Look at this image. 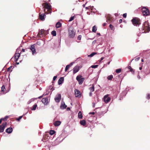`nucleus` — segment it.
<instances>
[{
	"mask_svg": "<svg viewBox=\"0 0 150 150\" xmlns=\"http://www.w3.org/2000/svg\"><path fill=\"white\" fill-rule=\"evenodd\" d=\"M142 33H146L149 32L150 31V28L149 27V25L148 22H145L142 26Z\"/></svg>",
	"mask_w": 150,
	"mask_h": 150,
	"instance_id": "nucleus-1",
	"label": "nucleus"
},
{
	"mask_svg": "<svg viewBox=\"0 0 150 150\" xmlns=\"http://www.w3.org/2000/svg\"><path fill=\"white\" fill-rule=\"evenodd\" d=\"M75 31L72 27H70L68 29V35L69 37L71 38H73L75 36Z\"/></svg>",
	"mask_w": 150,
	"mask_h": 150,
	"instance_id": "nucleus-2",
	"label": "nucleus"
},
{
	"mask_svg": "<svg viewBox=\"0 0 150 150\" xmlns=\"http://www.w3.org/2000/svg\"><path fill=\"white\" fill-rule=\"evenodd\" d=\"M133 24L135 26H137L140 24L139 19L137 18H134L132 20Z\"/></svg>",
	"mask_w": 150,
	"mask_h": 150,
	"instance_id": "nucleus-3",
	"label": "nucleus"
},
{
	"mask_svg": "<svg viewBox=\"0 0 150 150\" xmlns=\"http://www.w3.org/2000/svg\"><path fill=\"white\" fill-rule=\"evenodd\" d=\"M142 11L144 16H147L149 15V12L148 9L145 7H142Z\"/></svg>",
	"mask_w": 150,
	"mask_h": 150,
	"instance_id": "nucleus-4",
	"label": "nucleus"
},
{
	"mask_svg": "<svg viewBox=\"0 0 150 150\" xmlns=\"http://www.w3.org/2000/svg\"><path fill=\"white\" fill-rule=\"evenodd\" d=\"M20 50V49L19 48H18L16 50V52H18L17 53H16L15 54L14 57H15V61H17L18 58L20 56V54L21 53V52H20V53H19V50Z\"/></svg>",
	"mask_w": 150,
	"mask_h": 150,
	"instance_id": "nucleus-5",
	"label": "nucleus"
},
{
	"mask_svg": "<svg viewBox=\"0 0 150 150\" xmlns=\"http://www.w3.org/2000/svg\"><path fill=\"white\" fill-rule=\"evenodd\" d=\"M76 80L78 81L79 84H81L84 81V79L82 78V76H78L76 77Z\"/></svg>",
	"mask_w": 150,
	"mask_h": 150,
	"instance_id": "nucleus-6",
	"label": "nucleus"
},
{
	"mask_svg": "<svg viewBox=\"0 0 150 150\" xmlns=\"http://www.w3.org/2000/svg\"><path fill=\"white\" fill-rule=\"evenodd\" d=\"M44 7L47 9V11H49L48 13H47L46 14H48L49 13H51L52 12L51 10V8L50 6L47 3H45V5L43 6Z\"/></svg>",
	"mask_w": 150,
	"mask_h": 150,
	"instance_id": "nucleus-7",
	"label": "nucleus"
},
{
	"mask_svg": "<svg viewBox=\"0 0 150 150\" xmlns=\"http://www.w3.org/2000/svg\"><path fill=\"white\" fill-rule=\"evenodd\" d=\"M6 124V122H5L3 123L2 125L0 126V132H2L4 131Z\"/></svg>",
	"mask_w": 150,
	"mask_h": 150,
	"instance_id": "nucleus-8",
	"label": "nucleus"
},
{
	"mask_svg": "<svg viewBox=\"0 0 150 150\" xmlns=\"http://www.w3.org/2000/svg\"><path fill=\"white\" fill-rule=\"evenodd\" d=\"M110 98L108 96V95L105 96L103 98V100L105 103H108L110 100Z\"/></svg>",
	"mask_w": 150,
	"mask_h": 150,
	"instance_id": "nucleus-9",
	"label": "nucleus"
},
{
	"mask_svg": "<svg viewBox=\"0 0 150 150\" xmlns=\"http://www.w3.org/2000/svg\"><path fill=\"white\" fill-rule=\"evenodd\" d=\"M75 95L76 97L80 98L81 96L80 91L77 89H75L74 91Z\"/></svg>",
	"mask_w": 150,
	"mask_h": 150,
	"instance_id": "nucleus-10",
	"label": "nucleus"
},
{
	"mask_svg": "<svg viewBox=\"0 0 150 150\" xmlns=\"http://www.w3.org/2000/svg\"><path fill=\"white\" fill-rule=\"evenodd\" d=\"M30 49L32 52V54L34 55L36 53V50L35 46L34 45H31Z\"/></svg>",
	"mask_w": 150,
	"mask_h": 150,
	"instance_id": "nucleus-11",
	"label": "nucleus"
},
{
	"mask_svg": "<svg viewBox=\"0 0 150 150\" xmlns=\"http://www.w3.org/2000/svg\"><path fill=\"white\" fill-rule=\"evenodd\" d=\"M61 99V95L59 94L57 95L55 98V101L56 102H59L60 100Z\"/></svg>",
	"mask_w": 150,
	"mask_h": 150,
	"instance_id": "nucleus-12",
	"label": "nucleus"
},
{
	"mask_svg": "<svg viewBox=\"0 0 150 150\" xmlns=\"http://www.w3.org/2000/svg\"><path fill=\"white\" fill-rule=\"evenodd\" d=\"M47 31L44 30L43 29H41L39 32V34H41L42 35H45L47 34Z\"/></svg>",
	"mask_w": 150,
	"mask_h": 150,
	"instance_id": "nucleus-13",
	"label": "nucleus"
},
{
	"mask_svg": "<svg viewBox=\"0 0 150 150\" xmlns=\"http://www.w3.org/2000/svg\"><path fill=\"white\" fill-rule=\"evenodd\" d=\"M47 13L45 12V13H43L42 14H41L40 15H39V17L40 19L44 21V20L45 18L46 15L45 14H46V13Z\"/></svg>",
	"mask_w": 150,
	"mask_h": 150,
	"instance_id": "nucleus-14",
	"label": "nucleus"
},
{
	"mask_svg": "<svg viewBox=\"0 0 150 150\" xmlns=\"http://www.w3.org/2000/svg\"><path fill=\"white\" fill-rule=\"evenodd\" d=\"M42 102L45 105H46L48 102V99L46 98H43L42 100Z\"/></svg>",
	"mask_w": 150,
	"mask_h": 150,
	"instance_id": "nucleus-15",
	"label": "nucleus"
},
{
	"mask_svg": "<svg viewBox=\"0 0 150 150\" xmlns=\"http://www.w3.org/2000/svg\"><path fill=\"white\" fill-rule=\"evenodd\" d=\"M13 131V129L11 127L7 128L6 130V132L8 133H11Z\"/></svg>",
	"mask_w": 150,
	"mask_h": 150,
	"instance_id": "nucleus-16",
	"label": "nucleus"
},
{
	"mask_svg": "<svg viewBox=\"0 0 150 150\" xmlns=\"http://www.w3.org/2000/svg\"><path fill=\"white\" fill-rule=\"evenodd\" d=\"M79 67L78 66H75L73 69V73L75 74L79 70Z\"/></svg>",
	"mask_w": 150,
	"mask_h": 150,
	"instance_id": "nucleus-17",
	"label": "nucleus"
},
{
	"mask_svg": "<svg viewBox=\"0 0 150 150\" xmlns=\"http://www.w3.org/2000/svg\"><path fill=\"white\" fill-rule=\"evenodd\" d=\"M67 107V106L65 104L64 102H62L60 106V108L62 109H64Z\"/></svg>",
	"mask_w": 150,
	"mask_h": 150,
	"instance_id": "nucleus-18",
	"label": "nucleus"
},
{
	"mask_svg": "<svg viewBox=\"0 0 150 150\" xmlns=\"http://www.w3.org/2000/svg\"><path fill=\"white\" fill-rule=\"evenodd\" d=\"M61 124V122L60 121H56L54 123V125L55 126H59Z\"/></svg>",
	"mask_w": 150,
	"mask_h": 150,
	"instance_id": "nucleus-19",
	"label": "nucleus"
},
{
	"mask_svg": "<svg viewBox=\"0 0 150 150\" xmlns=\"http://www.w3.org/2000/svg\"><path fill=\"white\" fill-rule=\"evenodd\" d=\"M64 79L63 77H61L60 78V79H59V80L58 81V84L59 85H60L62 84L63 81H64Z\"/></svg>",
	"mask_w": 150,
	"mask_h": 150,
	"instance_id": "nucleus-20",
	"label": "nucleus"
},
{
	"mask_svg": "<svg viewBox=\"0 0 150 150\" xmlns=\"http://www.w3.org/2000/svg\"><path fill=\"white\" fill-rule=\"evenodd\" d=\"M62 25V24L59 22H58L56 24V26L57 28H60Z\"/></svg>",
	"mask_w": 150,
	"mask_h": 150,
	"instance_id": "nucleus-21",
	"label": "nucleus"
},
{
	"mask_svg": "<svg viewBox=\"0 0 150 150\" xmlns=\"http://www.w3.org/2000/svg\"><path fill=\"white\" fill-rule=\"evenodd\" d=\"M78 117L80 119H81L82 117V113L80 111H79V112L78 114Z\"/></svg>",
	"mask_w": 150,
	"mask_h": 150,
	"instance_id": "nucleus-22",
	"label": "nucleus"
},
{
	"mask_svg": "<svg viewBox=\"0 0 150 150\" xmlns=\"http://www.w3.org/2000/svg\"><path fill=\"white\" fill-rule=\"evenodd\" d=\"M80 123L81 125L84 126L86 124V122L84 120H82L80 121Z\"/></svg>",
	"mask_w": 150,
	"mask_h": 150,
	"instance_id": "nucleus-23",
	"label": "nucleus"
},
{
	"mask_svg": "<svg viewBox=\"0 0 150 150\" xmlns=\"http://www.w3.org/2000/svg\"><path fill=\"white\" fill-rule=\"evenodd\" d=\"M89 90L91 92H93L94 91V86L93 84L92 85V87L89 88Z\"/></svg>",
	"mask_w": 150,
	"mask_h": 150,
	"instance_id": "nucleus-24",
	"label": "nucleus"
},
{
	"mask_svg": "<svg viewBox=\"0 0 150 150\" xmlns=\"http://www.w3.org/2000/svg\"><path fill=\"white\" fill-rule=\"evenodd\" d=\"M97 30V28L95 25L92 28V32L95 33Z\"/></svg>",
	"mask_w": 150,
	"mask_h": 150,
	"instance_id": "nucleus-25",
	"label": "nucleus"
},
{
	"mask_svg": "<svg viewBox=\"0 0 150 150\" xmlns=\"http://www.w3.org/2000/svg\"><path fill=\"white\" fill-rule=\"evenodd\" d=\"M113 76L112 75H111L108 76L107 77V79L108 80H112V79L113 78Z\"/></svg>",
	"mask_w": 150,
	"mask_h": 150,
	"instance_id": "nucleus-26",
	"label": "nucleus"
},
{
	"mask_svg": "<svg viewBox=\"0 0 150 150\" xmlns=\"http://www.w3.org/2000/svg\"><path fill=\"white\" fill-rule=\"evenodd\" d=\"M37 99V98H34L31 99L30 100H29L28 102V103L30 104L33 101L35 100L36 99Z\"/></svg>",
	"mask_w": 150,
	"mask_h": 150,
	"instance_id": "nucleus-27",
	"label": "nucleus"
},
{
	"mask_svg": "<svg viewBox=\"0 0 150 150\" xmlns=\"http://www.w3.org/2000/svg\"><path fill=\"white\" fill-rule=\"evenodd\" d=\"M96 54H97L96 52H93L90 55H88V57H92Z\"/></svg>",
	"mask_w": 150,
	"mask_h": 150,
	"instance_id": "nucleus-28",
	"label": "nucleus"
},
{
	"mask_svg": "<svg viewBox=\"0 0 150 150\" xmlns=\"http://www.w3.org/2000/svg\"><path fill=\"white\" fill-rule=\"evenodd\" d=\"M37 105L36 104H35L33 106V108H32V110H35L36 109V108L37 107Z\"/></svg>",
	"mask_w": 150,
	"mask_h": 150,
	"instance_id": "nucleus-29",
	"label": "nucleus"
},
{
	"mask_svg": "<svg viewBox=\"0 0 150 150\" xmlns=\"http://www.w3.org/2000/svg\"><path fill=\"white\" fill-rule=\"evenodd\" d=\"M52 34L53 36H55L56 35V32L55 31L53 30L52 32Z\"/></svg>",
	"mask_w": 150,
	"mask_h": 150,
	"instance_id": "nucleus-30",
	"label": "nucleus"
},
{
	"mask_svg": "<svg viewBox=\"0 0 150 150\" xmlns=\"http://www.w3.org/2000/svg\"><path fill=\"white\" fill-rule=\"evenodd\" d=\"M55 132L54 130H51L50 131V134L51 135H52L54 134Z\"/></svg>",
	"mask_w": 150,
	"mask_h": 150,
	"instance_id": "nucleus-31",
	"label": "nucleus"
},
{
	"mask_svg": "<svg viewBox=\"0 0 150 150\" xmlns=\"http://www.w3.org/2000/svg\"><path fill=\"white\" fill-rule=\"evenodd\" d=\"M70 67V65H68L66 66L65 69V71H67V70Z\"/></svg>",
	"mask_w": 150,
	"mask_h": 150,
	"instance_id": "nucleus-32",
	"label": "nucleus"
},
{
	"mask_svg": "<svg viewBox=\"0 0 150 150\" xmlns=\"http://www.w3.org/2000/svg\"><path fill=\"white\" fill-rule=\"evenodd\" d=\"M93 8V6H91V9L92 11H93L94 12H95L96 11V9L95 8Z\"/></svg>",
	"mask_w": 150,
	"mask_h": 150,
	"instance_id": "nucleus-33",
	"label": "nucleus"
},
{
	"mask_svg": "<svg viewBox=\"0 0 150 150\" xmlns=\"http://www.w3.org/2000/svg\"><path fill=\"white\" fill-rule=\"evenodd\" d=\"M121 69H117L116 70V72L117 73H120L121 71Z\"/></svg>",
	"mask_w": 150,
	"mask_h": 150,
	"instance_id": "nucleus-34",
	"label": "nucleus"
},
{
	"mask_svg": "<svg viewBox=\"0 0 150 150\" xmlns=\"http://www.w3.org/2000/svg\"><path fill=\"white\" fill-rule=\"evenodd\" d=\"M5 89V87L4 85H3L1 88V91H4Z\"/></svg>",
	"mask_w": 150,
	"mask_h": 150,
	"instance_id": "nucleus-35",
	"label": "nucleus"
},
{
	"mask_svg": "<svg viewBox=\"0 0 150 150\" xmlns=\"http://www.w3.org/2000/svg\"><path fill=\"white\" fill-rule=\"evenodd\" d=\"M98 66V65H92L91 66V67L93 68H97Z\"/></svg>",
	"mask_w": 150,
	"mask_h": 150,
	"instance_id": "nucleus-36",
	"label": "nucleus"
},
{
	"mask_svg": "<svg viewBox=\"0 0 150 150\" xmlns=\"http://www.w3.org/2000/svg\"><path fill=\"white\" fill-rule=\"evenodd\" d=\"M23 115H22V116H19V118L17 119H16V120L18 121H19L20 120H21V119L22 117L23 116Z\"/></svg>",
	"mask_w": 150,
	"mask_h": 150,
	"instance_id": "nucleus-37",
	"label": "nucleus"
},
{
	"mask_svg": "<svg viewBox=\"0 0 150 150\" xmlns=\"http://www.w3.org/2000/svg\"><path fill=\"white\" fill-rule=\"evenodd\" d=\"M74 19V16L71 17L70 18V19L69 20V22L72 21Z\"/></svg>",
	"mask_w": 150,
	"mask_h": 150,
	"instance_id": "nucleus-38",
	"label": "nucleus"
},
{
	"mask_svg": "<svg viewBox=\"0 0 150 150\" xmlns=\"http://www.w3.org/2000/svg\"><path fill=\"white\" fill-rule=\"evenodd\" d=\"M129 69H130V71L131 72H133L134 71H133V69H132L131 68V67L130 66H129L128 67Z\"/></svg>",
	"mask_w": 150,
	"mask_h": 150,
	"instance_id": "nucleus-39",
	"label": "nucleus"
},
{
	"mask_svg": "<svg viewBox=\"0 0 150 150\" xmlns=\"http://www.w3.org/2000/svg\"><path fill=\"white\" fill-rule=\"evenodd\" d=\"M127 15V13H124L123 14V16L124 18H125L126 17Z\"/></svg>",
	"mask_w": 150,
	"mask_h": 150,
	"instance_id": "nucleus-40",
	"label": "nucleus"
},
{
	"mask_svg": "<svg viewBox=\"0 0 150 150\" xmlns=\"http://www.w3.org/2000/svg\"><path fill=\"white\" fill-rule=\"evenodd\" d=\"M81 35H79L78 37V39L79 40H80L81 39Z\"/></svg>",
	"mask_w": 150,
	"mask_h": 150,
	"instance_id": "nucleus-41",
	"label": "nucleus"
},
{
	"mask_svg": "<svg viewBox=\"0 0 150 150\" xmlns=\"http://www.w3.org/2000/svg\"><path fill=\"white\" fill-rule=\"evenodd\" d=\"M91 6H89L88 7H86V9H91Z\"/></svg>",
	"mask_w": 150,
	"mask_h": 150,
	"instance_id": "nucleus-42",
	"label": "nucleus"
},
{
	"mask_svg": "<svg viewBox=\"0 0 150 150\" xmlns=\"http://www.w3.org/2000/svg\"><path fill=\"white\" fill-rule=\"evenodd\" d=\"M12 68V66H11L10 67H9V68H8L7 69V71H9V70Z\"/></svg>",
	"mask_w": 150,
	"mask_h": 150,
	"instance_id": "nucleus-43",
	"label": "nucleus"
},
{
	"mask_svg": "<svg viewBox=\"0 0 150 150\" xmlns=\"http://www.w3.org/2000/svg\"><path fill=\"white\" fill-rule=\"evenodd\" d=\"M57 76H54L53 78V80H55L57 78Z\"/></svg>",
	"mask_w": 150,
	"mask_h": 150,
	"instance_id": "nucleus-44",
	"label": "nucleus"
},
{
	"mask_svg": "<svg viewBox=\"0 0 150 150\" xmlns=\"http://www.w3.org/2000/svg\"><path fill=\"white\" fill-rule=\"evenodd\" d=\"M149 96H150V95L149 94H148V95L147 96V98L148 99H149L150 98Z\"/></svg>",
	"mask_w": 150,
	"mask_h": 150,
	"instance_id": "nucleus-45",
	"label": "nucleus"
},
{
	"mask_svg": "<svg viewBox=\"0 0 150 150\" xmlns=\"http://www.w3.org/2000/svg\"><path fill=\"white\" fill-rule=\"evenodd\" d=\"M95 112H90L89 113V114H92V115H94L95 114Z\"/></svg>",
	"mask_w": 150,
	"mask_h": 150,
	"instance_id": "nucleus-46",
	"label": "nucleus"
},
{
	"mask_svg": "<svg viewBox=\"0 0 150 150\" xmlns=\"http://www.w3.org/2000/svg\"><path fill=\"white\" fill-rule=\"evenodd\" d=\"M109 26H110V27L111 29H112L113 28V26L111 24H110V25Z\"/></svg>",
	"mask_w": 150,
	"mask_h": 150,
	"instance_id": "nucleus-47",
	"label": "nucleus"
},
{
	"mask_svg": "<svg viewBox=\"0 0 150 150\" xmlns=\"http://www.w3.org/2000/svg\"><path fill=\"white\" fill-rule=\"evenodd\" d=\"M74 63L73 62H71L70 64H69V65H70V66L71 67V66L73 64V63Z\"/></svg>",
	"mask_w": 150,
	"mask_h": 150,
	"instance_id": "nucleus-48",
	"label": "nucleus"
},
{
	"mask_svg": "<svg viewBox=\"0 0 150 150\" xmlns=\"http://www.w3.org/2000/svg\"><path fill=\"white\" fill-rule=\"evenodd\" d=\"M104 58V57H102L101 58H100V62Z\"/></svg>",
	"mask_w": 150,
	"mask_h": 150,
	"instance_id": "nucleus-49",
	"label": "nucleus"
},
{
	"mask_svg": "<svg viewBox=\"0 0 150 150\" xmlns=\"http://www.w3.org/2000/svg\"><path fill=\"white\" fill-rule=\"evenodd\" d=\"M122 22V19H120L119 20V22L120 23H121Z\"/></svg>",
	"mask_w": 150,
	"mask_h": 150,
	"instance_id": "nucleus-50",
	"label": "nucleus"
},
{
	"mask_svg": "<svg viewBox=\"0 0 150 150\" xmlns=\"http://www.w3.org/2000/svg\"><path fill=\"white\" fill-rule=\"evenodd\" d=\"M137 78L139 79H140V77L139 75H138Z\"/></svg>",
	"mask_w": 150,
	"mask_h": 150,
	"instance_id": "nucleus-51",
	"label": "nucleus"
},
{
	"mask_svg": "<svg viewBox=\"0 0 150 150\" xmlns=\"http://www.w3.org/2000/svg\"><path fill=\"white\" fill-rule=\"evenodd\" d=\"M22 52H24L25 51V50L24 49H22Z\"/></svg>",
	"mask_w": 150,
	"mask_h": 150,
	"instance_id": "nucleus-52",
	"label": "nucleus"
},
{
	"mask_svg": "<svg viewBox=\"0 0 150 150\" xmlns=\"http://www.w3.org/2000/svg\"><path fill=\"white\" fill-rule=\"evenodd\" d=\"M92 92H90L89 93V96H92Z\"/></svg>",
	"mask_w": 150,
	"mask_h": 150,
	"instance_id": "nucleus-53",
	"label": "nucleus"
},
{
	"mask_svg": "<svg viewBox=\"0 0 150 150\" xmlns=\"http://www.w3.org/2000/svg\"><path fill=\"white\" fill-rule=\"evenodd\" d=\"M2 120V118H1V119H0V124Z\"/></svg>",
	"mask_w": 150,
	"mask_h": 150,
	"instance_id": "nucleus-54",
	"label": "nucleus"
},
{
	"mask_svg": "<svg viewBox=\"0 0 150 150\" xmlns=\"http://www.w3.org/2000/svg\"><path fill=\"white\" fill-rule=\"evenodd\" d=\"M97 35H100V34L99 33H97Z\"/></svg>",
	"mask_w": 150,
	"mask_h": 150,
	"instance_id": "nucleus-55",
	"label": "nucleus"
},
{
	"mask_svg": "<svg viewBox=\"0 0 150 150\" xmlns=\"http://www.w3.org/2000/svg\"><path fill=\"white\" fill-rule=\"evenodd\" d=\"M42 96H39L38 98H42Z\"/></svg>",
	"mask_w": 150,
	"mask_h": 150,
	"instance_id": "nucleus-56",
	"label": "nucleus"
},
{
	"mask_svg": "<svg viewBox=\"0 0 150 150\" xmlns=\"http://www.w3.org/2000/svg\"><path fill=\"white\" fill-rule=\"evenodd\" d=\"M85 4H84L83 5V7H85Z\"/></svg>",
	"mask_w": 150,
	"mask_h": 150,
	"instance_id": "nucleus-57",
	"label": "nucleus"
},
{
	"mask_svg": "<svg viewBox=\"0 0 150 150\" xmlns=\"http://www.w3.org/2000/svg\"><path fill=\"white\" fill-rule=\"evenodd\" d=\"M8 116H6V117H5V118L6 119H7V118H8Z\"/></svg>",
	"mask_w": 150,
	"mask_h": 150,
	"instance_id": "nucleus-58",
	"label": "nucleus"
},
{
	"mask_svg": "<svg viewBox=\"0 0 150 150\" xmlns=\"http://www.w3.org/2000/svg\"><path fill=\"white\" fill-rule=\"evenodd\" d=\"M139 69H140V70H141L142 69V67H139Z\"/></svg>",
	"mask_w": 150,
	"mask_h": 150,
	"instance_id": "nucleus-59",
	"label": "nucleus"
},
{
	"mask_svg": "<svg viewBox=\"0 0 150 150\" xmlns=\"http://www.w3.org/2000/svg\"><path fill=\"white\" fill-rule=\"evenodd\" d=\"M141 61L142 62H143L144 61H143V59H142V60H141Z\"/></svg>",
	"mask_w": 150,
	"mask_h": 150,
	"instance_id": "nucleus-60",
	"label": "nucleus"
},
{
	"mask_svg": "<svg viewBox=\"0 0 150 150\" xmlns=\"http://www.w3.org/2000/svg\"><path fill=\"white\" fill-rule=\"evenodd\" d=\"M16 64H19V62H16Z\"/></svg>",
	"mask_w": 150,
	"mask_h": 150,
	"instance_id": "nucleus-61",
	"label": "nucleus"
},
{
	"mask_svg": "<svg viewBox=\"0 0 150 150\" xmlns=\"http://www.w3.org/2000/svg\"><path fill=\"white\" fill-rule=\"evenodd\" d=\"M105 23H104L103 24V26H105Z\"/></svg>",
	"mask_w": 150,
	"mask_h": 150,
	"instance_id": "nucleus-62",
	"label": "nucleus"
},
{
	"mask_svg": "<svg viewBox=\"0 0 150 150\" xmlns=\"http://www.w3.org/2000/svg\"><path fill=\"white\" fill-rule=\"evenodd\" d=\"M138 60L139 59V58H138Z\"/></svg>",
	"mask_w": 150,
	"mask_h": 150,
	"instance_id": "nucleus-63",
	"label": "nucleus"
}]
</instances>
